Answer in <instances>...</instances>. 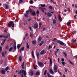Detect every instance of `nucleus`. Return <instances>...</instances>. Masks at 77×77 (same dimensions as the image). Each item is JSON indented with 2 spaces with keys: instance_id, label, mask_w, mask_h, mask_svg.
Wrapping results in <instances>:
<instances>
[{
  "instance_id": "obj_1",
  "label": "nucleus",
  "mask_w": 77,
  "mask_h": 77,
  "mask_svg": "<svg viewBox=\"0 0 77 77\" xmlns=\"http://www.w3.org/2000/svg\"><path fill=\"white\" fill-rule=\"evenodd\" d=\"M29 10H27L26 11V13L24 14V15L25 17H26V18H28L29 16V13L30 14H32V12H33V9H32L30 7H29Z\"/></svg>"
},
{
  "instance_id": "obj_2",
  "label": "nucleus",
  "mask_w": 77,
  "mask_h": 77,
  "mask_svg": "<svg viewBox=\"0 0 77 77\" xmlns=\"http://www.w3.org/2000/svg\"><path fill=\"white\" fill-rule=\"evenodd\" d=\"M8 26L10 28L11 27V26H12V28H14V27H15L14 22L12 21H11V22H10L8 23Z\"/></svg>"
},
{
  "instance_id": "obj_3",
  "label": "nucleus",
  "mask_w": 77,
  "mask_h": 77,
  "mask_svg": "<svg viewBox=\"0 0 77 77\" xmlns=\"http://www.w3.org/2000/svg\"><path fill=\"white\" fill-rule=\"evenodd\" d=\"M57 43H60L61 45H64V46H66V45L65 43H64L63 42H61L60 40H57Z\"/></svg>"
},
{
  "instance_id": "obj_4",
  "label": "nucleus",
  "mask_w": 77,
  "mask_h": 77,
  "mask_svg": "<svg viewBox=\"0 0 77 77\" xmlns=\"http://www.w3.org/2000/svg\"><path fill=\"white\" fill-rule=\"evenodd\" d=\"M39 9L41 10L42 12L43 13L45 12L44 10H45L46 11L47 10V8H42L41 7H39L38 8Z\"/></svg>"
},
{
  "instance_id": "obj_5",
  "label": "nucleus",
  "mask_w": 77,
  "mask_h": 77,
  "mask_svg": "<svg viewBox=\"0 0 77 77\" xmlns=\"http://www.w3.org/2000/svg\"><path fill=\"white\" fill-rule=\"evenodd\" d=\"M24 70H20V72L19 71H18V73L19 74H21L22 73V75H21V77H23V73L24 72Z\"/></svg>"
},
{
  "instance_id": "obj_6",
  "label": "nucleus",
  "mask_w": 77,
  "mask_h": 77,
  "mask_svg": "<svg viewBox=\"0 0 77 77\" xmlns=\"http://www.w3.org/2000/svg\"><path fill=\"white\" fill-rule=\"evenodd\" d=\"M39 27V25L38 23H35L34 25V29H37Z\"/></svg>"
},
{
  "instance_id": "obj_7",
  "label": "nucleus",
  "mask_w": 77,
  "mask_h": 77,
  "mask_svg": "<svg viewBox=\"0 0 77 77\" xmlns=\"http://www.w3.org/2000/svg\"><path fill=\"white\" fill-rule=\"evenodd\" d=\"M13 48L14 49V51H13V52H14L15 51H16L17 49V45H14L13 46Z\"/></svg>"
},
{
  "instance_id": "obj_8",
  "label": "nucleus",
  "mask_w": 77,
  "mask_h": 77,
  "mask_svg": "<svg viewBox=\"0 0 77 77\" xmlns=\"http://www.w3.org/2000/svg\"><path fill=\"white\" fill-rule=\"evenodd\" d=\"M58 18V20L60 21H62L63 18H62V17H61L60 15H59Z\"/></svg>"
},
{
  "instance_id": "obj_9",
  "label": "nucleus",
  "mask_w": 77,
  "mask_h": 77,
  "mask_svg": "<svg viewBox=\"0 0 77 77\" xmlns=\"http://www.w3.org/2000/svg\"><path fill=\"white\" fill-rule=\"evenodd\" d=\"M57 51H55L54 54L55 56H56V57L57 56V54L58 53V51H59V49H56Z\"/></svg>"
},
{
  "instance_id": "obj_10",
  "label": "nucleus",
  "mask_w": 77,
  "mask_h": 77,
  "mask_svg": "<svg viewBox=\"0 0 77 77\" xmlns=\"http://www.w3.org/2000/svg\"><path fill=\"white\" fill-rule=\"evenodd\" d=\"M32 43L34 45H37V40H33V41H32Z\"/></svg>"
},
{
  "instance_id": "obj_11",
  "label": "nucleus",
  "mask_w": 77,
  "mask_h": 77,
  "mask_svg": "<svg viewBox=\"0 0 77 77\" xmlns=\"http://www.w3.org/2000/svg\"><path fill=\"white\" fill-rule=\"evenodd\" d=\"M24 48L25 47L24 46H23V47H22V48H21V49H20L19 51L20 53H21V50L22 51H24Z\"/></svg>"
},
{
  "instance_id": "obj_12",
  "label": "nucleus",
  "mask_w": 77,
  "mask_h": 77,
  "mask_svg": "<svg viewBox=\"0 0 77 77\" xmlns=\"http://www.w3.org/2000/svg\"><path fill=\"white\" fill-rule=\"evenodd\" d=\"M57 69H58V68H57V65H54V70H57Z\"/></svg>"
},
{
  "instance_id": "obj_13",
  "label": "nucleus",
  "mask_w": 77,
  "mask_h": 77,
  "mask_svg": "<svg viewBox=\"0 0 77 77\" xmlns=\"http://www.w3.org/2000/svg\"><path fill=\"white\" fill-rule=\"evenodd\" d=\"M1 73L2 74H5V69H2Z\"/></svg>"
},
{
  "instance_id": "obj_14",
  "label": "nucleus",
  "mask_w": 77,
  "mask_h": 77,
  "mask_svg": "<svg viewBox=\"0 0 77 77\" xmlns=\"http://www.w3.org/2000/svg\"><path fill=\"white\" fill-rule=\"evenodd\" d=\"M45 51L44 50H42V51L40 52V54H41V55H43V54H45Z\"/></svg>"
},
{
  "instance_id": "obj_15",
  "label": "nucleus",
  "mask_w": 77,
  "mask_h": 77,
  "mask_svg": "<svg viewBox=\"0 0 77 77\" xmlns=\"http://www.w3.org/2000/svg\"><path fill=\"white\" fill-rule=\"evenodd\" d=\"M38 65H39L41 66V67H43V63H42V62H38Z\"/></svg>"
},
{
  "instance_id": "obj_16",
  "label": "nucleus",
  "mask_w": 77,
  "mask_h": 77,
  "mask_svg": "<svg viewBox=\"0 0 77 77\" xmlns=\"http://www.w3.org/2000/svg\"><path fill=\"white\" fill-rule=\"evenodd\" d=\"M48 15V17H51L52 16V14L50 13V12H48L47 13Z\"/></svg>"
},
{
  "instance_id": "obj_17",
  "label": "nucleus",
  "mask_w": 77,
  "mask_h": 77,
  "mask_svg": "<svg viewBox=\"0 0 77 77\" xmlns=\"http://www.w3.org/2000/svg\"><path fill=\"white\" fill-rule=\"evenodd\" d=\"M24 65H25V63L24 62H23L22 63V64L21 66L22 67L23 69H24Z\"/></svg>"
},
{
  "instance_id": "obj_18",
  "label": "nucleus",
  "mask_w": 77,
  "mask_h": 77,
  "mask_svg": "<svg viewBox=\"0 0 77 77\" xmlns=\"http://www.w3.org/2000/svg\"><path fill=\"white\" fill-rule=\"evenodd\" d=\"M19 60L20 62H21L22 61V57L21 56H20L19 57Z\"/></svg>"
},
{
  "instance_id": "obj_19",
  "label": "nucleus",
  "mask_w": 77,
  "mask_h": 77,
  "mask_svg": "<svg viewBox=\"0 0 77 77\" xmlns=\"http://www.w3.org/2000/svg\"><path fill=\"white\" fill-rule=\"evenodd\" d=\"M21 46V45L20 44H18L17 45V48L18 49H19L20 47Z\"/></svg>"
},
{
  "instance_id": "obj_20",
  "label": "nucleus",
  "mask_w": 77,
  "mask_h": 77,
  "mask_svg": "<svg viewBox=\"0 0 77 77\" xmlns=\"http://www.w3.org/2000/svg\"><path fill=\"white\" fill-rule=\"evenodd\" d=\"M71 42L72 43H74L76 42V40H75L74 38H72V40Z\"/></svg>"
},
{
  "instance_id": "obj_21",
  "label": "nucleus",
  "mask_w": 77,
  "mask_h": 77,
  "mask_svg": "<svg viewBox=\"0 0 77 77\" xmlns=\"http://www.w3.org/2000/svg\"><path fill=\"white\" fill-rule=\"evenodd\" d=\"M8 69H9V70L10 69L9 66H7V67H6L5 69V71H7Z\"/></svg>"
},
{
  "instance_id": "obj_22",
  "label": "nucleus",
  "mask_w": 77,
  "mask_h": 77,
  "mask_svg": "<svg viewBox=\"0 0 77 77\" xmlns=\"http://www.w3.org/2000/svg\"><path fill=\"white\" fill-rule=\"evenodd\" d=\"M36 12H35V11H32V15L34 16V15H36Z\"/></svg>"
},
{
  "instance_id": "obj_23",
  "label": "nucleus",
  "mask_w": 77,
  "mask_h": 77,
  "mask_svg": "<svg viewBox=\"0 0 77 77\" xmlns=\"http://www.w3.org/2000/svg\"><path fill=\"white\" fill-rule=\"evenodd\" d=\"M5 6H6V8H5V9H8L9 8V6L8 5H7V4H4Z\"/></svg>"
},
{
  "instance_id": "obj_24",
  "label": "nucleus",
  "mask_w": 77,
  "mask_h": 77,
  "mask_svg": "<svg viewBox=\"0 0 77 77\" xmlns=\"http://www.w3.org/2000/svg\"><path fill=\"white\" fill-rule=\"evenodd\" d=\"M56 23L57 21L56 19H54L53 20V23H54V24H56Z\"/></svg>"
},
{
  "instance_id": "obj_25",
  "label": "nucleus",
  "mask_w": 77,
  "mask_h": 77,
  "mask_svg": "<svg viewBox=\"0 0 77 77\" xmlns=\"http://www.w3.org/2000/svg\"><path fill=\"white\" fill-rule=\"evenodd\" d=\"M40 73L38 71H37L36 72V75H40Z\"/></svg>"
},
{
  "instance_id": "obj_26",
  "label": "nucleus",
  "mask_w": 77,
  "mask_h": 77,
  "mask_svg": "<svg viewBox=\"0 0 77 77\" xmlns=\"http://www.w3.org/2000/svg\"><path fill=\"white\" fill-rule=\"evenodd\" d=\"M41 6L42 7L41 8H44L45 7L46 5L45 4H44V5L41 4Z\"/></svg>"
},
{
  "instance_id": "obj_27",
  "label": "nucleus",
  "mask_w": 77,
  "mask_h": 77,
  "mask_svg": "<svg viewBox=\"0 0 77 77\" xmlns=\"http://www.w3.org/2000/svg\"><path fill=\"white\" fill-rule=\"evenodd\" d=\"M50 63L51 64H52L53 63V61L52 60V59L51 58L50 60Z\"/></svg>"
},
{
  "instance_id": "obj_28",
  "label": "nucleus",
  "mask_w": 77,
  "mask_h": 77,
  "mask_svg": "<svg viewBox=\"0 0 77 77\" xmlns=\"http://www.w3.org/2000/svg\"><path fill=\"white\" fill-rule=\"evenodd\" d=\"M50 72L52 73H54V72L52 69H50Z\"/></svg>"
},
{
  "instance_id": "obj_29",
  "label": "nucleus",
  "mask_w": 77,
  "mask_h": 77,
  "mask_svg": "<svg viewBox=\"0 0 77 77\" xmlns=\"http://www.w3.org/2000/svg\"><path fill=\"white\" fill-rule=\"evenodd\" d=\"M38 41H41L42 40V37H39L38 38Z\"/></svg>"
},
{
  "instance_id": "obj_30",
  "label": "nucleus",
  "mask_w": 77,
  "mask_h": 77,
  "mask_svg": "<svg viewBox=\"0 0 77 77\" xmlns=\"http://www.w3.org/2000/svg\"><path fill=\"white\" fill-rule=\"evenodd\" d=\"M2 56L3 57H4L5 56V54L4 52H2Z\"/></svg>"
},
{
  "instance_id": "obj_31",
  "label": "nucleus",
  "mask_w": 77,
  "mask_h": 77,
  "mask_svg": "<svg viewBox=\"0 0 77 77\" xmlns=\"http://www.w3.org/2000/svg\"><path fill=\"white\" fill-rule=\"evenodd\" d=\"M63 54H64V55H65V56L66 57H67V55L66 53V52H63Z\"/></svg>"
},
{
  "instance_id": "obj_32",
  "label": "nucleus",
  "mask_w": 77,
  "mask_h": 77,
  "mask_svg": "<svg viewBox=\"0 0 77 77\" xmlns=\"http://www.w3.org/2000/svg\"><path fill=\"white\" fill-rule=\"evenodd\" d=\"M29 28L30 29V31L32 32L33 31V29H32V27H31V26H29Z\"/></svg>"
},
{
  "instance_id": "obj_33",
  "label": "nucleus",
  "mask_w": 77,
  "mask_h": 77,
  "mask_svg": "<svg viewBox=\"0 0 77 77\" xmlns=\"http://www.w3.org/2000/svg\"><path fill=\"white\" fill-rule=\"evenodd\" d=\"M32 57H33V58L34 59H35V56L34 54H33V52H32Z\"/></svg>"
},
{
  "instance_id": "obj_34",
  "label": "nucleus",
  "mask_w": 77,
  "mask_h": 77,
  "mask_svg": "<svg viewBox=\"0 0 77 77\" xmlns=\"http://www.w3.org/2000/svg\"><path fill=\"white\" fill-rule=\"evenodd\" d=\"M13 49V47H11V48H10V49H9V51H11Z\"/></svg>"
},
{
  "instance_id": "obj_35",
  "label": "nucleus",
  "mask_w": 77,
  "mask_h": 77,
  "mask_svg": "<svg viewBox=\"0 0 77 77\" xmlns=\"http://www.w3.org/2000/svg\"><path fill=\"white\" fill-rule=\"evenodd\" d=\"M47 69H45V71L44 73V75H46L47 74Z\"/></svg>"
},
{
  "instance_id": "obj_36",
  "label": "nucleus",
  "mask_w": 77,
  "mask_h": 77,
  "mask_svg": "<svg viewBox=\"0 0 77 77\" xmlns=\"http://www.w3.org/2000/svg\"><path fill=\"white\" fill-rule=\"evenodd\" d=\"M2 46H0V53H1L2 51Z\"/></svg>"
},
{
  "instance_id": "obj_37",
  "label": "nucleus",
  "mask_w": 77,
  "mask_h": 77,
  "mask_svg": "<svg viewBox=\"0 0 77 77\" xmlns=\"http://www.w3.org/2000/svg\"><path fill=\"white\" fill-rule=\"evenodd\" d=\"M29 3H31V4H33L34 3V2L33 0H30V1H29Z\"/></svg>"
},
{
  "instance_id": "obj_38",
  "label": "nucleus",
  "mask_w": 77,
  "mask_h": 77,
  "mask_svg": "<svg viewBox=\"0 0 77 77\" xmlns=\"http://www.w3.org/2000/svg\"><path fill=\"white\" fill-rule=\"evenodd\" d=\"M31 75H33L34 74L33 71H32L31 72Z\"/></svg>"
},
{
  "instance_id": "obj_39",
  "label": "nucleus",
  "mask_w": 77,
  "mask_h": 77,
  "mask_svg": "<svg viewBox=\"0 0 77 77\" xmlns=\"http://www.w3.org/2000/svg\"><path fill=\"white\" fill-rule=\"evenodd\" d=\"M4 38H8L9 37V35H5V36H4Z\"/></svg>"
},
{
  "instance_id": "obj_40",
  "label": "nucleus",
  "mask_w": 77,
  "mask_h": 77,
  "mask_svg": "<svg viewBox=\"0 0 77 77\" xmlns=\"http://www.w3.org/2000/svg\"><path fill=\"white\" fill-rule=\"evenodd\" d=\"M33 34V32H32V31L31 32H30V36H31Z\"/></svg>"
},
{
  "instance_id": "obj_41",
  "label": "nucleus",
  "mask_w": 77,
  "mask_h": 77,
  "mask_svg": "<svg viewBox=\"0 0 77 77\" xmlns=\"http://www.w3.org/2000/svg\"><path fill=\"white\" fill-rule=\"evenodd\" d=\"M49 9H50L51 10H52L53 8V7H52V6H49Z\"/></svg>"
},
{
  "instance_id": "obj_42",
  "label": "nucleus",
  "mask_w": 77,
  "mask_h": 77,
  "mask_svg": "<svg viewBox=\"0 0 77 77\" xmlns=\"http://www.w3.org/2000/svg\"><path fill=\"white\" fill-rule=\"evenodd\" d=\"M6 49H9V46H8V45H7L6 46Z\"/></svg>"
},
{
  "instance_id": "obj_43",
  "label": "nucleus",
  "mask_w": 77,
  "mask_h": 77,
  "mask_svg": "<svg viewBox=\"0 0 77 77\" xmlns=\"http://www.w3.org/2000/svg\"><path fill=\"white\" fill-rule=\"evenodd\" d=\"M27 47L28 48H29V44L28 43H27Z\"/></svg>"
},
{
  "instance_id": "obj_44",
  "label": "nucleus",
  "mask_w": 77,
  "mask_h": 77,
  "mask_svg": "<svg viewBox=\"0 0 77 77\" xmlns=\"http://www.w3.org/2000/svg\"><path fill=\"white\" fill-rule=\"evenodd\" d=\"M23 75H26V71H24V72H23Z\"/></svg>"
},
{
  "instance_id": "obj_45",
  "label": "nucleus",
  "mask_w": 77,
  "mask_h": 77,
  "mask_svg": "<svg viewBox=\"0 0 77 77\" xmlns=\"http://www.w3.org/2000/svg\"><path fill=\"white\" fill-rule=\"evenodd\" d=\"M36 13L37 15H38L39 13V11H38V10L37 11Z\"/></svg>"
},
{
  "instance_id": "obj_46",
  "label": "nucleus",
  "mask_w": 77,
  "mask_h": 77,
  "mask_svg": "<svg viewBox=\"0 0 77 77\" xmlns=\"http://www.w3.org/2000/svg\"><path fill=\"white\" fill-rule=\"evenodd\" d=\"M62 64L63 65V66H65V62L63 61V62H62Z\"/></svg>"
},
{
  "instance_id": "obj_47",
  "label": "nucleus",
  "mask_w": 77,
  "mask_h": 77,
  "mask_svg": "<svg viewBox=\"0 0 77 77\" xmlns=\"http://www.w3.org/2000/svg\"><path fill=\"white\" fill-rule=\"evenodd\" d=\"M36 55L37 56V57H38L39 56V53H38L37 54H36Z\"/></svg>"
},
{
  "instance_id": "obj_48",
  "label": "nucleus",
  "mask_w": 77,
  "mask_h": 77,
  "mask_svg": "<svg viewBox=\"0 0 77 77\" xmlns=\"http://www.w3.org/2000/svg\"><path fill=\"white\" fill-rule=\"evenodd\" d=\"M70 24H71V23H70V22H67V23L68 26H69Z\"/></svg>"
},
{
  "instance_id": "obj_49",
  "label": "nucleus",
  "mask_w": 77,
  "mask_h": 77,
  "mask_svg": "<svg viewBox=\"0 0 77 77\" xmlns=\"http://www.w3.org/2000/svg\"><path fill=\"white\" fill-rule=\"evenodd\" d=\"M3 37H4V35H0V38H2Z\"/></svg>"
},
{
  "instance_id": "obj_50",
  "label": "nucleus",
  "mask_w": 77,
  "mask_h": 77,
  "mask_svg": "<svg viewBox=\"0 0 77 77\" xmlns=\"http://www.w3.org/2000/svg\"><path fill=\"white\" fill-rule=\"evenodd\" d=\"M72 32L73 33H74L75 34H76L77 32V31H73V32Z\"/></svg>"
},
{
  "instance_id": "obj_51",
  "label": "nucleus",
  "mask_w": 77,
  "mask_h": 77,
  "mask_svg": "<svg viewBox=\"0 0 77 77\" xmlns=\"http://www.w3.org/2000/svg\"><path fill=\"white\" fill-rule=\"evenodd\" d=\"M57 39L56 38H54L53 39V41H55V40H57Z\"/></svg>"
},
{
  "instance_id": "obj_52",
  "label": "nucleus",
  "mask_w": 77,
  "mask_h": 77,
  "mask_svg": "<svg viewBox=\"0 0 77 77\" xmlns=\"http://www.w3.org/2000/svg\"><path fill=\"white\" fill-rule=\"evenodd\" d=\"M61 61H62V62H63L64 61V58L61 59Z\"/></svg>"
},
{
  "instance_id": "obj_53",
  "label": "nucleus",
  "mask_w": 77,
  "mask_h": 77,
  "mask_svg": "<svg viewBox=\"0 0 77 77\" xmlns=\"http://www.w3.org/2000/svg\"><path fill=\"white\" fill-rule=\"evenodd\" d=\"M69 62L70 63H71V65H73V63H72V62H71V60H69Z\"/></svg>"
},
{
  "instance_id": "obj_54",
  "label": "nucleus",
  "mask_w": 77,
  "mask_h": 77,
  "mask_svg": "<svg viewBox=\"0 0 77 77\" xmlns=\"http://www.w3.org/2000/svg\"><path fill=\"white\" fill-rule=\"evenodd\" d=\"M39 25L40 26H42V22H40V23H39Z\"/></svg>"
},
{
  "instance_id": "obj_55",
  "label": "nucleus",
  "mask_w": 77,
  "mask_h": 77,
  "mask_svg": "<svg viewBox=\"0 0 77 77\" xmlns=\"http://www.w3.org/2000/svg\"><path fill=\"white\" fill-rule=\"evenodd\" d=\"M19 2L20 3H22L23 2V0H20Z\"/></svg>"
},
{
  "instance_id": "obj_56",
  "label": "nucleus",
  "mask_w": 77,
  "mask_h": 77,
  "mask_svg": "<svg viewBox=\"0 0 77 77\" xmlns=\"http://www.w3.org/2000/svg\"><path fill=\"white\" fill-rule=\"evenodd\" d=\"M6 39H4V40H3V44L4 45L5 42L6 41Z\"/></svg>"
},
{
  "instance_id": "obj_57",
  "label": "nucleus",
  "mask_w": 77,
  "mask_h": 77,
  "mask_svg": "<svg viewBox=\"0 0 77 77\" xmlns=\"http://www.w3.org/2000/svg\"><path fill=\"white\" fill-rule=\"evenodd\" d=\"M51 48V45H49L48 47V49H50Z\"/></svg>"
},
{
  "instance_id": "obj_58",
  "label": "nucleus",
  "mask_w": 77,
  "mask_h": 77,
  "mask_svg": "<svg viewBox=\"0 0 77 77\" xmlns=\"http://www.w3.org/2000/svg\"><path fill=\"white\" fill-rule=\"evenodd\" d=\"M65 72H67L68 69H67V68H65Z\"/></svg>"
},
{
  "instance_id": "obj_59",
  "label": "nucleus",
  "mask_w": 77,
  "mask_h": 77,
  "mask_svg": "<svg viewBox=\"0 0 77 77\" xmlns=\"http://www.w3.org/2000/svg\"><path fill=\"white\" fill-rule=\"evenodd\" d=\"M30 20H32V18H30L29 19H28V20L29 21H30Z\"/></svg>"
},
{
  "instance_id": "obj_60",
  "label": "nucleus",
  "mask_w": 77,
  "mask_h": 77,
  "mask_svg": "<svg viewBox=\"0 0 77 77\" xmlns=\"http://www.w3.org/2000/svg\"><path fill=\"white\" fill-rule=\"evenodd\" d=\"M27 35H28V33H26L25 34V37H26Z\"/></svg>"
},
{
  "instance_id": "obj_61",
  "label": "nucleus",
  "mask_w": 77,
  "mask_h": 77,
  "mask_svg": "<svg viewBox=\"0 0 77 77\" xmlns=\"http://www.w3.org/2000/svg\"><path fill=\"white\" fill-rule=\"evenodd\" d=\"M45 27H43V31H45Z\"/></svg>"
},
{
  "instance_id": "obj_62",
  "label": "nucleus",
  "mask_w": 77,
  "mask_h": 77,
  "mask_svg": "<svg viewBox=\"0 0 77 77\" xmlns=\"http://www.w3.org/2000/svg\"><path fill=\"white\" fill-rule=\"evenodd\" d=\"M45 42H44V41H42L41 43L42 44H42H43V43H44Z\"/></svg>"
},
{
  "instance_id": "obj_63",
  "label": "nucleus",
  "mask_w": 77,
  "mask_h": 77,
  "mask_svg": "<svg viewBox=\"0 0 77 77\" xmlns=\"http://www.w3.org/2000/svg\"><path fill=\"white\" fill-rule=\"evenodd\" d=\"M1 45L2 46H3V45L4 44V42L3 41V42H2V43H1Z\"/></svg>"
},
{
  "instance_id": "obj_64",
  "label": "nucleus",
  "mask_w": 77,
  "mask_h": 77,
  "mask_svg": "<svg viewBox=\"0 0 77 77\" xmlns=\"http://www.w3.org/2000/svg\"><path fill=\"white\" fill-rule=\"evenodd\" d=\"M75 8H77V4L75 5Z\"/></svg>"
}]
</instances>
